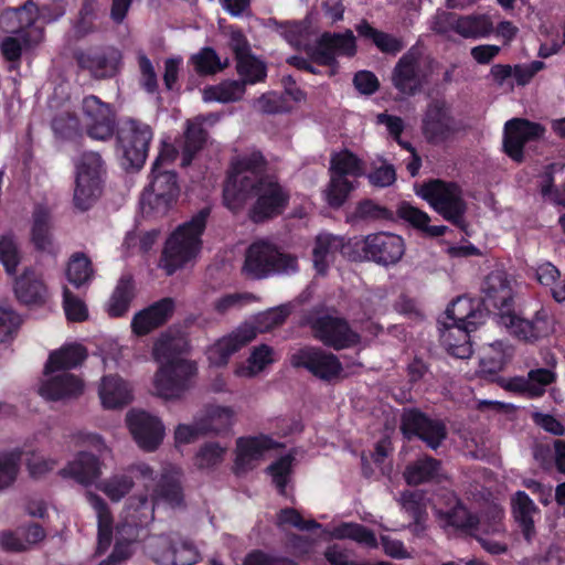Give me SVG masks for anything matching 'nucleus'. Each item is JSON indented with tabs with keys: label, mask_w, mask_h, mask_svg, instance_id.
<instances>
[{
	"label": "nucleus",
	"mask_w": 565,
	"mask_h": 565,
	"mask_svg": "<svg viewBox=\"0 0 565 565\" xmlns=\"http://www.w3.org/2000/svg\"><path fill=\"white\" fill-rule=\"evenodd\" d=\"M298 260L291 254L280 252L267 241L254 242L246 250L243 273L253 279H262L274 274H294Z\"/></svg>",
	"instance_id": "obj_5"
},
{
	"label": "nucleus",
	"mask_w": 565,
	"mask_h": 565,
	"mask_svg": "<svg viewBox=\"0 0 565 565\" xmlns=\"http://www.w3.org/2000/svg\"><path fill=\"white\" fill-rule=\"evenodd\" d=\"M126 422L138 446L147 451L158 448L164 437L162 422L145 411L128 412Z\"/></svg>",
	"instance_id": "obj_20"
},
{
	"label": "nucleus",
	"mask_w": 565,
	"mask_h": 565,
	"mask_svg": "<svg viewBox=\"0 0 565 565\" xmlns=\"http://www.w3.org/2000/svg\"><path fill=\"white\" fill-rule=\"evenodd\" d=\"M294 367H303L322 381H332L343 371L342 364L333 353L320 348L306 347L290 356Z\"/></svg>",
	"instance_id": "obj_15"
},
{
	"label": "nucleus",
	"mask_w": 565,
	"mask_h": 565,
	"mask_svg": "<svg viewBox=\"0 0 565 565\" xmlns=\"http://www.w3.org/2000/svg\"><path fill=\"white\" fill-rule=\"evenodd\" d=\"M292 460L294 457L291 455H287L268 467L273 482L276 484L280 493H285L288 476L291 472Z\"/></svg>",
	"instance_id": "obj_64"
},
{
	"label": "nucleus",
	"mask_w": 565,
	"mask_h": 565,
	"mask_svg": "<svg viewBox=\"0 0 565 565\" xmlns=\"http://www.w3.org/2000/svg\"><path fill=\"white\" fill-rule=\"evenodd\" d=\"M206 131L203 128V120L196 117L193 120L186 121V129L184 131V140L182 145V161L183 167L189 166L193 157L202 149L206 141Z\"/></svg>",
	"instance_id": "obj_40"
},
{
	"label": "nucleus",
	"mask_w": 565,
	"mask_h": 565,
	"mask_svg": "<svg viewBox=\"0 0 565 565\" xmlns=\"http://www.w3.org/2000/svg\"><path fill=\"white\" fill-rule=\"evenodd\" d=\"M405 242L402 236L391 232H377L366 235L361 241L363 255L359 259L373 262L380 266H394L405 254Z\"/></svg>",
	"instance_id": "obj_12"
},
{
	"label": "nucleus",
	"mask_w": 565,
	"mask_h": 565,
	"mask_svg": "<svg viewBox=\"0 0 565 565\" xmlns=\"http://www.w3.org/2000/svg\"><path fill=\"white\" fill-rule=\"evenodd\" d=\"M446 317L452 324H467L470 328L483 323L486 313L479 308V303L475 307L471 299L466 297L457 298L446 310Z\"/></svg>",
	"instance_id": "obj_35"
},
{
	"label": "nucleus",
	"mask_w": 565,
	"mask_h": 565,
	"mask_svg": "<svg viewBox=\"0 0 565 565\" xmlns=\"http://www.w3.org/2000/svg\"><path fill=\"white\" fill-rule=\"evenodd\" d=\"M309 324L316 340L337 351L361 342V335L342 317L323 313L310 319Z\"/></svg>",
	"instance_id": "obj_11"
},
{
	"label": "nucleus",
	"mask_w": 565,
	"mask_h": 565,
	"mask_svg": "<svg viewBox=\"0 0 565 565\" xmlns=\"http://www.w3.org/2000/svg\"><path fill=\"white\" fill-rule=\"evenodd\" d=\"M476 330L467 324L443 322L440 341L449 354L458 359H467L472 353L469 333Z\"/></svg>",
	"instance_id": "obj_30"
},
{
	"label": "nucleus",
	"mask_w": 565,
	"mask_h": 565,
	"mask_svg": "<svg viewBox=\"0 0 565 565\" xmlns=\"http://www.w3.org/2000/svg\"><path fill=\"white\" fill-rule=\"evenodd\" d=\"M360 36L371 40L379 50L384 53L396 54L404 45L397 38L374 29L367 21L363 20L355 26Z\"/></svg>",
	"instance_id": "obj_41"
},
{
	"label": "nucleus",
	"mask_w": 565,
	"mask_h": 565,
	"mask_svg": "<svg viewBox=\"0 0 565 565\" xmlns=\"http://www.w3.org/2000/svg\"><path fill=\"white\" fill-rule=\"evenodd\" d=\"M184 342L181 338L162 334L154 343L153 358L162 365L163 363H172L177 359H182L180 353Z\"/></svg>",
	"instance_id": "obj_50"
},
{
	"label": "nucleus",
	"mask_w": 565,
	"mask_h": 565,
	"mask_svg": "<svg viewBox=\"0 0 565 565\" xmlns=\"http://www.w3.org/2000/svg\"><path fill=\"white\" fill-rule=\"evenodd\" d=\"M180 193L177 173L170 170H151L150 183L145 188L140 205L147 215L162 216L168 213Z\"/></svg>",
	"instance_id": "obj_7"
},
{
	"label": "nucleus",
	"mask_w": 565,
	"mask_h": 565,
	"mask_svg": "<svg viewBox=\"0 0 565 565\" xmlns=\"http://www.w3.org/2000/svg\"><path fill=\"white\" fill-rule=\"evenodd\" d=\"M345 244L343 237L322 233L316 237L312 249L313 265L319 274H324L330 263L339 253H344Z\"/></svg>",
	"instance_id": "obj_33"
},
{
	"label": "nucleus",
	"mask_w": 565,
	"mask_h": 565,
	"mask_svg": "<svg viewBox=\"0 0 565 565\" xmlns=\"http://www.w3.org/2000/svg\"><path fill=\"white\" fill-rule=\"evenodd\" d=\"M278 33L292 46L300 47L309 38V24L307 21L285 22L277 24Z\"/></svg>",
	"instance_id": "obj_60"
},
{
	"label": "nucleus",
	"mask_w": 565,
	"mask_h": 565,
	"mask_svg": "<svg viewBox=\"0 0 565 565\" xmlns=\"http://www.w3.org/2000/svg\"><path fill=\"white\" fill-rule=\"evenodd\" d=\"M289 313L288 306H280L259 313L256 319V327L243 324L214 343L207 351L209 361L215 366L225 365L232 354L256 338L257 332H266L280 326Z\"/></svg>",
	"instance_id": "obj_4"
},
{
	"label": "nucleus",
	"mask_w": 565,
	"mask_h": 565,
	"mask_svg": "<svg viewBox=\"0 0 565 565\" xmlns=\"http://www.w3.org/2000/svg\"><path fill=\"white\" fill-rule=\"evenodd\" d=\"M273 353V349L266 344L256 347L247 361V365L239 367L237 373L246 377L255 376L274 362Z\"/></svg>",
	"instance_id": "obj_56"
},
{
	"label": "nucleus",
	"mask_w": 565,
	"mask_h": 565,
	"mask_svg": "<svg viewBox=\"0 0 565 565\" xmlns=\"http://www.w3.org/2000/svg\"><path fill=\"white\" fill-rule=\"evenodd\" d=\"M245 94L244 83L224 81L218 85L209 86L203 92L205 102L233 103L239 100Z\"/></svg>",
	"instance_id": "obj_45"
},
{
	"label": "nucleus",
	"mask_w": 565,
	"mask_h": 565,
	"mask_svg": "<svg viewBox=\"0 0 565 565\" xmlns=\"http://www.w3.org/2000/svg\"><path fill=\"white\" fill-rule=\"evenodd\" d=\"M205 435H225L235 424L236 411L232 406L206 404L196 415Z\"/></svg>",
	"instance_id": "obj_27"
},
{
	"label": "nucleus",
	"mask_w": 565,
	"mask_h": 565,
	"mask_svg": "<svg viewBox=\"0 0 565 565\" xmlns=\"http://www.w3.org/2000/svg\"><path fill=\"white\" fill-rule=\"evenodd\" d=\"M512 511L524 537L530 541L535 533L534 516L540 513L537 507L524 491H518L512 499Z\"/></svg>",
	"instance_id": "obj_37"
},
{
	"label": "nucleus",
	"mask_w": 565,
	"mask_h": 565,
	"mask_svg": "<svg viewBox=\"0 0 565 565\" xmlns=\"http://www.w3.org/2000/svg\"><path fill=\"white\" fill-rule=\"evenodd\" d=\"M331 535L339 540L350 539L369 547L376 546L374 533L358 523H342L333 527Z\"/></svg>",
	"instance_id": "obj_52"
},
{
	"label": "nucleus",
	"mask_w": 565,
	"mask_h": 565,
	"mask_svg": "<svg viewBox=\"0 0 565 565\" xmlns=\"http://www.w3.org/2000/svg\"><path fill=\"white\" fill-rule=\"evenodd\" d=\"M498 323L515 338L526 342H534L552 331L547 313L543 310L537 311L532 320L520 318L511 311L501 312Z\"/></svg>",
	"instance_id": "obj_21"
},
{
	"label": "nucleus",
	"mask_w": 565,
	"mask_h": 565,
	"mask_svg": "<svg viewBox=\"0 0 565 565\" xmlns=\"http://www.w3.org/2000/svg\"><path fill=\"white\" fill-rule=\"evenodd\" d=\"M276 447V443L267 436L239 437L236 440L235 473L252 470L264 454Z\"/></svg>",
	"instance_id": "obj_25"
},
{
	"label": "nucleus",
	"mask_w": 565,
	"mask_h": 565,
	"mask_svg": "<svg viewBox=\"0 0 565 565\" xmlns=\"http://www.w3.org/2000/svg\"><path fill=\"white\" fill-rule=\"evenodd\" d=\"M82 122L90 138L107 140L114 134L115 115L109 104L89 95L82 102Z\"/></svg>",
	"instance_id": "obj_17"
},
{
	"label": "nucleus",
	"mask_w": 565,
	"mask_h": 565,
	"mask_svg": "<svg viewBox=\"0 0 565 565\" xmlns=\"http://www.w3.org/2000/svg\"><path fill=\"white\" fill-rule=\"evenodd\" d=\"M134 298L132 280L128 276L119 279L107 305V312L111 317H120L128 311Z\"/></svg>",
	"instance_id": "obj_46"
},
{
	"label": "nucleus",
	"mask_w": 565,
	"mask_h": 565,
	"mask_svg": "<svg viewBox=\"0 0 565 565\" xmlns=\"http://www.w3.org/2000/svg\"><path fill=\"white\" fill-rule=\"evenodd\" d=\"M17 298L25 305H42L47 298V288L32 269H25L14 285Z\"/></svg>",
	"instance_id": "obj_32"
},
{
	"label": "nucleus",
	"mask_w": 565,
	"mask_h": 565,
	"mask_svg": "<svg viewBox=\"0 0 565 565\" xmlns=\"http://www.w3.org/2000/svg\"><path fill=\"white\" fill-rule=\"evenodd\" d=\"M93 274L92 263L85 254L75 253L71 257L66 269V277L73 286L79 288L89 282Z\"/></svg>",
	"instance_id": "obj_49"
},
{
	"label": "nucleus",
	"mask_w": 565,
	"mask_h": 565,
	"mask_svg": "<svg viewBox=\"0 0 565 565\" xmlns=\"http://www.w3.org/2000/svg\"><path fill=\"white\" fill-rule=\"evenodd\" d=\"M190 61L200 75H212L228 66V60L225 58L222 62L212 47H203L200 52L193 54Z\"/></svg>",
	"instance_id": "obj_51"
},
{
	"label": "nucleus",
	"mask_w": 565,
	"mask_h": 565,
	"mask_svg": "<svg viewBox=\"0 0 565 565\" xmlns=\"http://www.w3.org/2000/svg\"><path fill=\"white\" fill-rule=\"evenodd\" d=\"M171 558V565H194L201 559V554L193 542L174 535Z\"/></svg>",
	"instance_id": "obj_58"
},
{
	"label": "nucleus",
	"mask_w": 565,
	"mask_h": 565,
	"mask_svg": "<svg viewBox=\"0 0 565 565\" xmlns=\"http://www.w3.org/2000/svg\"><path fill=\"white\" fill-rule=\"evenodd\" d=\"M460 127L444 100L430 102L422 119V132L429 143L438 145L452 138Z\"/></svg>",
	"instance_id": "obj_14"
},
{
	"label": "nucleus",
	"mask_w": 565,
	"mask_h": 565,
	"mask_svg": "<svg viewBox=\"0 0 565 565\" xmlns=\"http://www.w3.org/2000/svg\"><path fill=\"white\" fill-rule=\"evenodd\" d=\"M236 70L245 87L247 84L263 82L267 75L266 65L250 54L237 61Z\"/></svg>",
	"instance_id": "obj_55"
},
{
	"label": "nucleus",
	"mask_w": 565,
	"mask_h": 565,
	"mask_svg": "<svg viewBox=\"0 0 565 565\" xmlns=\"http://www.w3.org/2000/svg\"><path fill=\"white\" fill-rule=\"evenodd\" d=\"M121 57L120 51L114 46L88 50L76 54L79 67L87 70L95 78L115 76L119 71Z\"/></svg>",
	"instance_id": "obj_23"
},
{
	"label": "nucleus",
	"mask_w": 565,
	"mask_h": 565,
	"mask_svg": "<svg viewBox=\"0 0 565 565\" xmlns=\"http://www.w3.org/2000/svg\"><path fill=\"white\" fill-rule=\"evenodd\" d=\"M492 23L486 15H458L456 34L465 39H479L489 35Z\"/></svg>",
	"instance_id": "obj_43"
},
{
	"label": "nucleus",
	"mask_w": 565,
	"mask_h": 565,
	"mask_svg": "<svg viewBox=\"0 0 565 565\" xmlns=\"http://www.w3.org/2000/svg\"><path fill=\"white\" fill-rule=\"evenodd\" d=\"M417 194L429 202L447 221L458 227H463L466 204L461 198V191L458 185L440 180H433L424 183L417 191Z\"/></svg>",
	"instance_id": "obj_8"
},
{
	"label": "nucleus",
	"mask_w": 565,
	"mask_h": 565,
	"mask_svg": "<svg viewBox=\"0 0 565 565\" xmlns=\"http://www.w3.org/2000/svg\"><path fill=\"white\" fill-rule=\"evenodd\" d=\"M174 301L171 298H163L145 310L136 313L132 321V331L143 335L164 323L172 313Z\"/></svg>",
	"instance_id": "obj_29"
},
{
	"label": "nucleus",
	"mask_w": 565,
	"mask_h": 565,
	"mask_svg": "<svg viewBox=\"0 0 565 565\" xmlns=\"http://www.w3.org/2000/svg\"><path fill=\"white\" fill-rule=\"evenodd\" d=\"M181 472L175 467L163 469L154 489L153 499L147 495L131 497L125 507L124 521L117 525V539L111 554L98 565H119L131 557L132 544L138 539L139 526L153 520L154 505L163 501L171 507H180L183 502Z\"/></svg>",
	"instance_id": "obj_2"
},
{
	"label": "nucleus",
	"mask_w": 565,
	"mask_h": 565,
	"mask_svg": "<svg viewBox=\"0 0 565 565\" xmlns=\"http://www.w3.org/2000/svg\"><path fill=\"white\" fill-rule=\"evenodd\" d=\"M444 527H454L462 531H472L478 527V518L470 513L461 503H457L448 511H438Z\"/></svg>",
	"instance_id": "obj_44"
},
{
	"label": "nucleus",
	"mask_w": 565,
	"mask_h": 565,
	"mask_svg": "<svg viewBox=\"0 0 565 565\" xmlns=\"http://www.w3.org/2000/svg\"><path fill=\"white\" fill-rule=\"evenodd\" d=\"M363 173L361 161L352 152L344 150L331 158V174L340 178L359 177Z\"/></svg>",
	"instance_id": "obj_53"
},
{
	"label": "nucleus",
	"mask_w": 565,
	"mask_h": 565,
	"mask_svg": "<svg viewBox=\"0 0 565 565\" xmlns=\"http://www.w3.org/2000/svg\"><path fill=\"white\" fill-rule=\"evenodd\" d=\"M207 215V209L201 210L189 222L180 225L167 239L160 259V267L167 275H172L196 257Z\"/></svg>",
	"instance_id": "obj_3"
},
{
	"label": "nucleus",
	"mask_w": 565,
	"mask_h": 565,
	"mask_svg": "<svg viewBox=\"0 0 565 565\" xmlns=\"http://www.w3.org/2000/svg\"><path fill=\"white\" fill-rule=\"evenodd\" d=\"M353 188V183L348 178L331 174L330 182L324 191L328 204L334 209L342 206Z\"/></svg>",
	"instance_id": "obj_57"
},
{
	"label": "nucleus",
	"mask_w": 565,
	"mask_h": 565,
	"mask_svg": "<svg viewBox=\"0 0 565 565\" xmlns=\"http://www.w3.org/2000/svg\"><path fill=\"white\" fill-rule=\"evenodd\" d=\"M21 260L20 250L14 237L10 234L0 238V262L8 274H13Z\"/></svg>",
	"instance_id": "obj_61"
},
{
	"label": "nucleus",
	"mask_w": 565,
	"mask_h": 565,
	"mask_svg": "<svg viewBox=\"0 0 565 565\" xmlns=\"http://www.w3.org/2000/svg\"><path fill=\"white\" fill-rule=\"evenodd\" d=\"M264 166L259 152L238 158L223 190L224 203L233 212L242 210L248 200L255 199L248 211L254 223L282 214L290 199L289 191L275 177L263 173Z\"/></svg>",
	"instance_id": "obj_1"
},
{
	"label": "nucleus",
	"mask_w": 565,
	"mask_h": 565,
	"mask_svg": "<svg viewBox=\"0 0 565 565\" xmlns=\"http://www.w3.org/2000/svg\"><path fill=\"white\" fill-rule=\"evenodd\" d=\"M553 366L536 367L529 371L526 377H518L511 382L515 391L527 394L530 397H540L545 393L546 386L556 381V373Z\"/></svg>",
	"instance_id": "obj_34"
},
{
	"label": "nucleus",
	"mask_w": 565,
	"mask_h": 565,
	"mask_svg": "<svg viewBox=\"0 0 565 565\" xmlns=\"http://www.w3.org/2000/svg\"><path fill=\"white\" fill-rule=\"evenodd\" d=\"M38 6L28 0L22 7L7 9L0 15V28L7 34L20 35L25 47H34L43 40V28L36 24Z\"/></svg>",
	"instance_id": "obj_10"
},
{
	"label": "nucleus",
	"mask_w": 565,
	"mask_h": 565,
	"mask_svg": "<svg viewBox=\"0 0 565 565\" xmlns=\"http://www.w3.org/2000/svg\"><path fill=\"white\" fill-rule=\"evenodd\" d=\"M227 452V446L218 441L204 443L195 455V465L200 469H210L221 465Z\"/></svg>",
	"instance_id": "obj_54"
},
{
	"label": "nucleus",
	"mask_w": 565,
	"mask_h": 565,
	"mask_svg": "<svg viewBox=\"0 0 565 565\" xmlns=\"http://www.w3.org/2000/svg\"><path fill=\"white\" fill-rule=\"evenodd\" d=\"M74 204L81 211L88 210L100 194L103 160L97 152H85L76 166Z\"/></svg>",
	"instance_id": "obj_9"
},
{
	"label": "nucleus",
	"mask_w": 565,
	"mask_h": 565,
	"mask_svg": "<svg viewBox=\"0 0 565 565\" xmlns=\"http://www.w3.org/2000/svg\"><path fill=\"white\" fill-rule=\"evenodd\" d=\"M86 359V350L79 344H70L54 351L50 354L46 363V371L50 372H67V370L76 367Z\"/></svg>",
	"instance_id": "obj_39"
},
{
	"label": "nucleus",
	"mask_w": 565,
	"mask_h": 565,
	"mask_svg": "<svg viewBox=\"0 0 565 565\" xmlns=\"http://www.w3.org/2000/svg\"><path fill=\"white\" fill-rule=\"evenodd\" d=\"M196 374L193 361L177 359L172 363H163L154 374V390L164 399H180L193 387Z\"/></svg>",
	"instance_id": "obj_6"
},
{
	"label": "nucleus",
	"mask_w": 565,
	"mask_h": 565,
	"mask_svg": "<svg viewBox=\"0 0 565 565\" xmlns=\"http://www.w3.org/2000/svg\"><path fill=\"white\" fill-rule=\"evenodd\" d=\"M98 395L104 408H122L132 401V387L119 375H105L100 380Z\"/></svg>",
	"instance_id": "obj_28"
},
{
	"label": "nucleus",
	"mask_w": 565,
	"mask_h": 565,
	"mask_svg": "<svg viewBox=\"0 0 565 565\" xmlns=\"http://www.w3.org/2000/svg\"><path fill=\"white\" fill-rule=\"evenodd\" d=\"M60 475L73 478L81 484H92L102 475L98 458L89 452L81 451L64 467Z\"/></svg>",
	"instance_id": "obj_31"
},
{
	"label": "nucleus",
	"mask_w": 565,
	"mask_h": 565,
	"mask_svg": "<svg viewBox=\"0 0 565 565\" xmlns=\"http://www.w3.org/2000/svg\"><path fill=\"white\" fill-rule=\"evenodd\" d=\"M39 393L46 399L60 401L75 398L83 393V382L68 372H50L45 370Z\"/></svg>",
	"instance_id": "obj_24"
},
{
	"label": "nucleus",
	"mask_w": 565,
	"mask_h": 565,
	"mask_svg": "<svg viewBox=\"0 0 565 565\" xmlns=\"http://www.w3.org/2000/svg\"><path fill=\"white\" fill-rule=\"evenodd\" d=\"M396 214L401 220L430 237L441 236L447 230L444 225L430 226L428 214L408 202H402L397 207Z\"/></svg>",
	"instance_id": "obj_38"
},
{
	"label": "nucleus",
	"mask_w": 565,
	"mask_h": 565,
	"mask_svg": "<svg viewBox=\"0 0 565 565\" xmlns=\"http://www.w3.org/2000/svg\"><path fill=\"white\" fill-rule=\"evenodd\" d=\"M137 61L139 66V85L149 94H154L158 90V76L152 65V62L145 54L139 51L137 53Z\"/></svg>",
	"instance_id": "obj_62"
},
{
	"label": "nucleus",
	"mask_w": 565,
	"mask_h": 565,
	"mask_svg": "<svg viewBox=\"0 0 565 565\" xmlns=\"http://www.w3.org/2000/svg\"><path fill=\"white\" fill-rule=\"evenodd\" d=\"M20 460V454L0 455V490L9 488L15 481Z\"/></svg>",
	"instance_id": "obj_63"
},
{
	"label": "nucleus",
	"mask_w": 565,
	"mask_h": 565,
	"mask_svg": "<svg viewBox=\"0 0 565 565\" xmlns=\"http://www.w3.org/2000/svg\"><path fill=\"white\" fill-rule=\"evenodd\" d=\"M482 291L487 306L500 309L501 312L510 311L513 299L512 281L504 270H492L484 279Z\"/></svg>",
	"instance_id": "obj_26"
},
{
	"label": "nucleus",
	"mask_w": 565,
	"mask_h": 565,
	"mask_svg": "<svg viewBox=\"0 0 565 565\" xmlns=\"http://www.w3.org/2000/svg\"><path fill=\"white\" fill-rule=\"evenodd\" d=\"M440 461L431 457H424L407 466L404 477L408 484H420L434 480L439 476Z\"/></svg>",
	"instance_id": "obj_42"
},
{
	"label": "nucleus",
	"mask_w": 565,
	"mask_h": 565,
	"mask_svg": "<svg viewBox=\"0 0 565 565\" xmlns=\"http://www.w3.org/2000/svg\"><path fill=\"white\" fill-rule=\"evenodd\" d=\"M86 499L90 507L94 509L97 516L98 526V545L97 550L99 553L106 551L113 539V515L109 511L107 503L99 495L88 491L86 492Z\"/></svg>",
	"instance_id": "obj_36"
},
{
	"label": "nucleus",
	"mask_w": 565,
	"mask_h": 565,
	"mask_svg": "<svg viewBox=\"0 0 565 565\" xmlns=\"http://www.w3.org/2000/svg\"><path fill=\"white\" fill-rule=\"evenodd\" d=\"M152 130L149 125L130 119L119 135L126 163L132 168H141L147 159Z\"/></svg>",
	"instance_id": "obj_16"
},
{
	"label": "nucleus",
	"mask_w": 565,
	"mask_h": 565,
	"mask_svg": "<svg viewBox=\"0 0 565 565\" xmlns=\"http://www.w3.org/2000/svg\"><path fill=\"white\" fill-rule=\"evenodd\" d=\"M174 535H153L146 541V552L158 565H171L173 563Z\"/></svg>",
	"instance_id": "obj_48"
},
{
	"label": "nucleus",
	"mask_w": 565,
	"mask_h": 565,
	"mask_svg": "<svg viewBox=\"0 0 565 565\" xmlns=\"http://www.w3.org/2000/svg\"><path fill=\"white\" fill-rule=\"evenodd\" d=\"M427 75L422 68V55L411 49L396 63L392 72L393 86L404 96H414L423 88Z\"/></svg>",
	"instance_id": "obj_19"
},
{
	"label": "nucleus",
	"mask_w": 565,
	"mask_h": 565,
	"mask_svg": "<svg viewBox=\"0 0 565 565\" xmlns=\"http://www.w3.org/2000/svg\"><path fill=\"white\" fill-rule=\"evenodd\" d=\"M51 214L46 207L38 206L33 214L32 239L38 249H52Z\"/></svg>",
	"instance_id": "obj_47"
},
{
	"label": "nucleus",
	"mask_w": 565,
	"mask_h": 565,
	"mask_svg": "<svg viewBox=\"0 0 565 565\" xmlns=\"http://www.w3.org/2000/svg\"><path fill=\"white\" fill-rule=\"evenodd\" d=\"M401 429L408 439L417 437L434 450L447 438V427L443 420L430 418L416 408L404 409Z\"/></svg>",
	"instance_id": "obj_13"
},
{
	"label": "nucleus",
	"mask_w": 565,
	"mask_h": 565,
	"mask_svg": "<svg viewBox=\"0 0 565 565\" xmlns=\"http://www.w3.org/2000/svg\"><path fill=\"white\" fill-rule=\"evenodd\" d=\"M134 487V480L126 475H114L103 481L99 489L114 502L120 501Z\"/></svg>",
	"instance_id": "obj_59"
},
{
	"label": "nucleus",
	"mask_w": 565,
	"mask_h": 565,
	"mask_svg": "<svg viewBox=\"0 0 565 565\" xmlns=\"http://www.w3.org/2000/svg\"><path fill=\"white\" fill-rule=\"evenodd\" d=\"M544 128L540 124L526 119L514 118L505 122L503 148L514 161H523V147L526 142L540 138Z\"/></svg>",
	"instance_id": "obj_22"
},
{
	"label": "nucleus",
	"mask_w": 565,
	"mask_h": 565,
	"mask_svg": "<svg viewBox=\"0 0 565 565\" xmlns=\"http://www.w3.org/2000/svg\"><path fill=\"white\" fill-rule=\"evenodd\" d=\"M355 53V36L351 30L343 33L324 32L311 50V60L319 65L334 67L338 56L352 57Z\"/></svg>",
	"instance_id": "obj_18"
}]
</instances>
